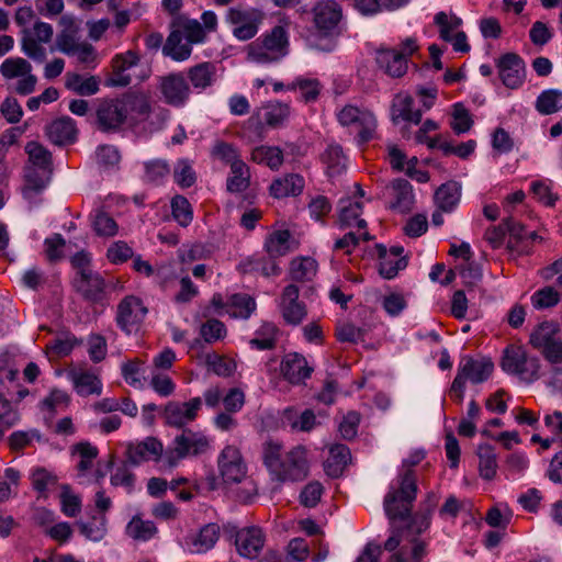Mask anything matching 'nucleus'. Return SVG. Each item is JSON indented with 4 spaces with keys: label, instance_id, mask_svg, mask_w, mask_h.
<instances>
[{
    "label": "nucleus",
    "instance_id": "nucleus-16",
    "mask_svg": "<svg viewBox=\"0 0 562 562\" xmlns=\"http://www.w3.org/2000/svg\"><path fill=\"white\" fill-rule=\"evenodd\" d=\"M164 454L162 442L156 437H147L143 441L127 446L126 462L134 467L149 460L159 461L162 464ZM161 468L164 469L162 465Z\"/></svg>",
    "mask_w": 562,
    "mask_h": 562
},
{
    "label": "nucleus",
    "instance_id": "nucleus-13",
    "mask_svg": "<svg viewBox=\"0 0 562 562\" xmlns=\"http://www.w3.org/2000/svg\"><path fill=\"white\" fill-rule=\"evenodd\" d=\"M146 314L147 307L144 306L143 301L135 295H127L117 305L116 324L123 331L131 334L143 322Z\"/></svg>",
    "mask_w": 562,
    "mask_h": 562
},
{
    "label": "nucleus",
    "instance_id": "nucleus-61",
    "mask_svg": "<svg viewBox=\"0 0 562 562\" xmlns=\"http://www.w3.org/2000/svg\"><path fill=\"white\" fill-rule=\"evenodd\" d=\"M145 180L150 183H160L170 172L166 160L154 159L144 164Z\"/></svg>",
    "mask_w": 562,
    "mask_h": 562
},
{
    "label": "nucleus",
    "instance_id": "nucleus-31",
    "mask_svg": "<svg viewBox=\"0 0 562 562\" xmlns=\"http://www.w3.org/2000/svg\"><path fill=\"white\" fill-rule=\"evenodd\" d=\"M461 186L457 181L442 183L435 192L437 207L446 213L452 212L460 202Z\"/></svg>",
    "mask_w": 562,
    "mask_h": 562
},
{
    "label": "nucleus",
    "instance_id": "nucleus-64",
    "mask_svg": "<svg viewBox=\"0 0 562 562\" xmlns=\"http://www.w3.org/2000/svg\"><path fill=\"white\" fill-rule=\"evenodd\" d=\"M145 373L143 362L138 359L130 360L122 364V375L125 381L135 387H143L140 376Z\"/></svg>",
    "mask_w": 562,
    "mask_h": 562
},
{
    "label": "nucleus",
    "instance_id": "nucleus-45",
    "mask_svg": "<svg viewBox=\"0 0 562 562\" xmlns=\"http://www.w3.org/2000/svg\"><path fill=\"white\" fill-rule=\"evenodd\" d=\"M173 25L182 31L183 37L191 46L192 44L203 43L206 40L205 30H203L202 24L198 20L179 18Z\"/></svg>",
    "mask_w": 562,
    "mask_h": 562
},
{
    "label": "nucleus",
    "instance_id": "nucleus-42",
    "mask_svg": "<svg viewBox=\"0 0 562 562\" xmlns=\"http://www.w3.org/2000/svg\"><path fill=\"white\" fill-rule=\"evenodd\" d=\"M25 151L29 155V160L34 167L42 169L45 172H52V154L38 142L32 140L25 145Z\"/></svg>",
    "mask_w": 562,
    "mask_h": 562
},
{
    "label": "nucleus",
    "instance_id": "nucleus-48",
    "mask_svg": "<svg viewBox=\"0 0 562 562\" xmlns=\"http://www.w3.org/2000/svg\"><path fill=\"white\" fill-rule=\"evenodd\" d=\"M126 532L133 539L146 541L157 533V527L151 520L134 516L126 527Z\"/></svg>",
    "mask_w": 562,
    "mask_h": 562
},
{
    "label": "nucleus",
    "instance_id": "nucleus-37",
    "mask_svg": "<svg viewBox=\"0 0 562 562\" xmlns=\"http://www.w3.org/2000/svg\"><path fill=\"white\" fill-rule=\"evenodd\" d=\"M322 160L327 167L329 177L339 176L347 168V157L344 154L342 147L338 144L328 145L327 149L322 155Z\"/></svg>",
    "mask_w": 562,
    "mask_h": 562
},
{
    "label": "nucleus",
    "instance_id": "nucleus-25",
    "mask_svg": "<svg viewBox=\"0 0 562 562\" xmlns=\"http://www.w3.org/2000/svg\"><path fill=\"white\" fill-rule=\"evenodd\" d=\"M77 133L76 123L69 116L57 119L45 127L47 138L57 146H66L75 143Z\"/></svg>",
    "mask_w": 562,
    "mask_h": 562
},
{
    "label": "nucleus",
    "instance_id": "nucleus-58",
    "mask_svg": "<svg viewBox=\"0 0 562 562\" xmlns=\"http://www.w3.org/2000/svg\"><path fill=\"white\" fill-rule=\"evenodd\" d=\"M74 451L77 452L80 457L77 469L81 474H85L92 468L93 460L98 457L99 453L98 448L88 441H83L75 445Z\"/></svg>",
    "mask_w": 562,
    "mask_h": 562
},
{
    "label": "nucleus",
    "instance_id": "nucleus-47",
    "mask_svg": "<svg viewBox=\"0 0 562 562\" xmlns=\"http://www.w3.org/2000/svg\"><path fill=\"white\" fill-rule=\"evenodd\" d=\"M288 90H300L301 98L305 103L315 102L319 94L322 85L317 79L311 78H296L293 82L286 86Z\"/></svg>",
    "mask_w": 562,
    "mask_h": 562
},
{
    "label": "nucleus",
    "instance_id": "nucleus-32",
    "mask_svg": "<svg viewBox=\"0 0 562 562\" xmlns=\"http://www.w3.org/2000/svg\"><path fill=\"white\" fill-rule=\"evenodd\" d=\"M182 31L173 29L162 47V53L171 57L173 60L183 61L191 56L192 46L188 41H183Z\"/></svg>",
    "mask_w": 562,
    "mask_h": 562
},
{
    "label": "nucleus",
    "instance_id": "nucleus-8",
    "mask_svg": "<svg viewBox=\"0 0 562 562\" xmlns=\"http://www.w3.org/2000/svg\"><path fill=\"white\" fill-rule=\"evenodd\" d=\"M278 307L283 321L291 326L300 325L307 316L306 304L300 300V289L295 283L282 290Z\"/></svg>",
    "mask_w": 562,
    "mask_h": 562
},
{
    "label": "nucleus",
    "instance_id": "nucleus-20",
    "mask_svg": "<svg viewBox=\"0 0 562 562\" xmlns=\"http://www.w3.org/2000/svg\"><path fill=\"white\" fill-rule=\"evenodd\" d=\"M379 255V273L384 279H393L400 270L407 266V259L403 256L402 246H392L389 250L382 244L375 246Z\"/></svg>",
    "mask_w": 562,
    "mask_h": 562
},
{
    "label": "nucleus",
    "instance_id": "nucleus-53",
    "mask_svg": "<svg viewBox=\"0 0 562 562\" xmlns=\"http://www.w3.org/2000/svg\"><path fill=\"white\" fill-rule=\"evenodd\" d=\"M42 42L32 37L30 30L23 31L21 40L22 52L31 59L37 63H43L46 59V50L42 46Z\"/></svg>",
    "mask_w": 562,
    "mask_h": 562
},
{
    "label": "nucleus",
    "instance_id": "nucleus-18",
    "mask_svg": "<svg viewBox=\"0 0 562 562\" xmlns=\"http://www.w3.org/2000/svg\"><path fill=\"white\" fill-rule=\"evenodd\" d=\"M72 284L76 292L90 303H100L105 296V280L95 271H82L81 276L75 277Z\"/></svg>",
    "mask_w": 562,
    "mask_h": 562
},
{
    "label": "nucleus",
    "instance_id": "nucleus-27",
    "mask_svg": "<svg viewBox=\"0 0 562 562\" xmlns=\"http://www.w3.org/2000/svg\"><path fill=\"white\" fill-rule=\"evenodd\" d=\"M305 186L304 178L299 173H289L277 178L270 184V194L276 199L286 196H297L303 192Z\"/></svg>",
    "mask_w": 562,
    "mask_h": 562
},
{
    "label": "nucleus",
    "instance_id": "nucleus-6",
    "mask_svg": "<svg viewBox=\"0 0 562 562\" xmlns=\"http://www.w3.org/2000/svg\"><path fill=\"white\" fill-rule=\"evenodd\" d=\"M202 405V398L199 396L186 402L170 401L161 412L164 423L169 427L181 430L188 428L187 426L198 418Z\"/></svg>",
    "mask_w": 562,
    "mask_h": 562
},
{
    "label": "nucleus",
    "instance_id": "nucleus-4",
    "mask_svg": "<svg viewBox=\"0 0 562 562\" xmlns=\"http://www.w3.org/2000/svg\"><path fill=\"white\" fill-rule=\"evenodd\" d=\"M501 368L506 373L532 382L539 378L540 360L538 357H530L524 347L509 345L503 351Z\"/></svg>",
    "mask_w": 562,
    "mask_h": 562
},
{
    "label": "nucleus",
    "instance_id": "nucleus-15",
    "mask_svg": "<svg viewBox=\"0 0 562 562\" xmlns=\"http://www.w3.org/2000/svg\"><path fill=\"white\" fill-rule=\"evenodd\" d=\"M498 75L505 87L509 89L519 88L526 77V65L524 59L515 53L504 54L496 64Z\"/></svg>",
    "mask_w": 562,
    "mask_h": 562
},
{
    "label": "nucleus",
    "instance_id": "nucleus-24",
    "mask_svg": "<svg viewBox=\"0 0 562 562\" xmlns=\"http://www.w3.org/2000/svg\"><path fill=\"white\" fill-rule=\"evenodd\" d=\"M68 378L80 396L100 395L102 393V382L98 374L91 370L71 368L68 371Z\"/></svg>",
    "mask_w": 562,
    "mask_h": 562
},
{
    "label": "nucleus",
    "instance_id": "nucleus-34",
    "mask_svg": "<svg viewBox=\"0 0 562 562\" xmlns=\"http://www.w3.org/2000/svg\"><path fill=\"white\" fill-rule=\"evenodd\" d=\"M350 459L351 453L347 446L334 445L329 449V458L325 462L326 473L331 477L340 476Z\"/></svg>",
    "mask_w": 562,
    "mask_h": 562
},
{
    "label": "nucleus",
    "instance_id": "nucleus-11",
    "mask_svg": "<svg viewBox=\"0 0 562 562\" xmlns=\"http://www.w3.org/2000/svg\"><path fill=\"white\" fill-rule=\"evenodd\" d=\"M218 470L226 483H239L247 474V465L240 450L235 446H226L218 456Z\"/></svg>",
    "mask_w": 562,
    "mask_h": 562
},
{
    "label": "nucleus",
    "instance_id": "nucleus-60",
    "mask_svg": "<svg viewBox=\"0 0 562 562\" xmlns=\"http://www.w3.org/2000/svg\"><path fill=\"white\" fill-rule=\"evenodd\" d=\"M290 115V106L285 103H270L265 111L263 121L271 127L280 126Z\"/></svg>",
    "mask_w": 562,
    "mask_h": 562
},
{
    "label": "nucleus",
    "instance_id": "nucleus-19",
    "mask_svg": "<svg viewBox=\"0 0 562 562\" xmlns=\"http://www.w3.org/2000/svg\"><path fill=\"white\" fill-rule=\"evenodd\" d=\"M494 371V363L488 358L474 359L465 357L459 364L456 378H461L463 383L473 384L485 382Z\"/></svg>",
    "mask_w": 562,
    "mask_h": 562
},
{
    "label": "nucleus",
    "instance_id": "nucleus-57",
    "mask_svg": "<svg viewBox=\"0 0 562 562\" xmlns=\"http://www.w3.org/2000/svg\"><path fill=\"white\" fill-rule=\"evenodd\" d=\"M97 518L93 517L92 521H77L81 535H83L87 539L92 541H100L104 538L106 533V518L104 515L100 516L99 524L95 522Z\"/></svg>",
    "mask_w": 562,
    "mask_h": 562
},
{
    "label": "nucleus",
    "instance_id": "nucleus-30",
    "mask_svg": "<svg viewBox=\"0 0 562 562\" xmlns=\"http://www.w3.org/2000/svg\"><path fill=\"white\" fill-rule=\"evenodd\" d=\"M393 201L390 209L401 213H407L414 204V193L412 184L405 179H396L391 184Z\"/></svg>",
    "mask_w": 562,
    "mask_h": 562
},
{
    "label": "nucleus",
    "instance_id": "nucleus-44",
    "mask_svg": "<svg viewBox=\"0 0 562 562\" xmlns=\"http://www.w3.org/2000/svg\"><path fill=\"white\" fill-rule=\"evenodd\" d=\"M535 106L542 115H550L562 110V91L558 89L542 91L538 95Z\"/></svg>",
    "mask_w": 562,
    "mask_h": 562
},
{
    "label": "nucleus",
    "instance_id": "nucleus-50",
    "mask_svg": "<svg viewBox=\"0 0 562 562\" xmlns=\"http://www.w3.org/2000/svg\"><path fill=\"white\" fill-rule=\"evenodd\" d=\"M31 71L32 65L21 57L7 58L0 66V74L5 79L21 78L25 75H30Z\"/></svg>",
    "mask_w": 562,
    "mask_h": 562
},
{
    "label": "nucleus",
    "instance_id": "nucleus-59",
    "mask_svg": "<svg viewBox=\"0 0 562 562\" xmlns=\"http://www.w3.org/2000/svg\"><path fill=\"white\" fill-rule=\"evenodd\" d=\"M295 412L291 408L285 411V418L292 429L300 431H311L316 425V416L312 409H305L300 416L294 418Z\"/></svg>",
    "mask_w": 562,
    "mask_h": 562
},
{
    "label": "nucleus",
    "instance_id": "nucleus-62",
    "mask_svg": "<svg viewBox=\"0 0 562 562\" xmlns=\"http://www.w3.org/2000/svg\"><path fill=\"white\" fill-rule=\"evenodd\" d=\"M371 239L372 236L369 234L368 231H351L335 241L334 249L345 250L346 254H351L352 249L359 245L360 240L369 241Z\"/></svg>",
    "mask_w": 562,
    "mask_h": 562
},
{
    "label": "nucleus",
    "instance_id": "nucleus-14",
    "mask_svg": "<svg viewBox=\"0 0 562 562\" xmlns=\"http://www.w3.org/2000/svg\"><path fill=\"white\" fill-rule=\"evenodd\" d=\"M158 88L164 101L172 106L183 105L191 93L190 86L181 72H173L161 77Z\"/></svg>",
    "mask_w": 562,
    "mask_h": 562
},
{
    "label": "nucleus",
    "instance_id": "nucleus-43",
    "mask_svg": "<svg viewBox=\"0 0 562 562\" xmlns=\"http://www.w3.org/2000/svg\"><path fill=\"white\" fill-rule=\"evenodd\" d=\"M252 161L265 164L272 170H278L283 164V153L276 146H259L251 153Z\"/></svg>",
    "mask_w": 562,
    "mask_h": 562
},
{
    "label": "nucleus",
    "instance_id": "nucleus-33",
    "mask_svg": "<svg viewBox=\"0 0 562 562\" xmlns=\"http://www.w3.org/2000/svg\"><path fill=\"white\" fill-rule=\"evenodd\" d=\"M414 99L408 94H397L392 104V121L397 123L401 119L411 123L419 124L422 121V112L414 111Z\"/></svg>",
    "mask_w": 562,
    "mask_h": 562
},
{
    "label": "nucleus",
    "instance_id": "nucleus-1",
    "mask_svg": "<svg viewBox=\"0 0 562 562\" xmlns=\"http://www.w3.org/2000/svg\"><path fill=\"white\" fill-rule=\"evenodd\" d=\"M418 492L417 475L414 470H400L383 499V508L390 524L407 521L411 518Z\"/></svg>",
    "mask_w": 562,
    "mask_h": 562
},
{
    "label": "nucleus",
    "instance_id": "nucleus-54",
    "mask_svg": "<svg viewBox=\"0 0 562 562\" xmlns=\"http://www.w3.org/2000/svg\"><path fill=\"white\" fill-rule=\"evenodd\" d=\"M42 42L32 37L30 30L23 31L21 40L22 52L31 59L37 63H43L46 59V50L42 46Z\"/></svg>",
    "mask_w": 562,
    "mask_h": 562
},
{
    "label": "nucleus",
    "instance_id": "nucleus-51",
    "mask_svg": "<svg viewBox=\"0 0 562 562\" xmlns=\"http://www.w3.org/2000/svg\"><path fill=\"white\" fill-rule=\"evenodd\" d=\"M171 212L175 221L187 227L193 220V210L189 200L183 195H176L171 200Z\"/></svg>",
    "mask_w": 562,
    "mask_h": 562
},
{
    "label": "nucleus",
    "instance_id": "nucleus-5",
    "mask_svg": "<svg viewBox=\"0 0 562 562\" xmlns=\"http://www.w3.org/2000/svg\"><path fill=\"white\" fill-rule=\"evenodd\" d=\"M418 49L415 38L407 37L400 44V48H379L375 52V61L380 69L393 78H400L407 71V58Z\"/></svg>",
    "mask_w": 562,
    "mask_h": 562
},
{
    "label": "nucleus",
    "instance_id": "nucleus-22",
    "mask_svg": "<svg viewBox=\"0 0 562 562\" xmlns=\"http://www.w3.org/2000/svg\"><path fill=\"white\" fill-rule=\"evenodd\" d=\"M127 124L135 126L148 120L151 113L149 99L143 93L128 92L122 97Z\"/></svg>",
    "mask_w": 562,
    "mask_h": 562
},
{
    "label": "nucleus",
    "instance_id": "nucleus-49",
    "mask_svg": "<svg viewBox=\"0 0 562 562\" xmlns=\"http://www.w3.org/2000/svg\"><path fill=\"white\" fill-rule=\"evenodd\" d=\"M560 300V293L550 285L537 290L530 297L532 307L538 311L554 307Z\"/></svg>",
    "mask_w": 562,
    "mask_h": 562
},
{
    "label": "nucleus",
    "instance_id": "nucleus-7",
    "mask_svg": "<svg viewBox=\"0 0 562 562\" xmlns=\"http://www.w3.org/2000/svg\"><path fill=\"white\" fill-rule=\"evenodd\" d=\"M308 475L306 450L302 446L294 447L282 458L280 469L274 476L280 482L303 481Z\"/></svg>",
    "mask_w": 562,
    "mask_h": 562
},
{
    "label": "nucleus",
    "instance_id": "nucleus-39",
    "mask_svg": "<svg viewBox=\"0 0 562 562\" xmlns=\"http://www.w3.org/2000/svg\"><path fill=\"white\" fill-rule=\"evenodd\" d=\"M232 176L227 178L226 187L232 193L244 192L250 184L248 166L243 161H234L231 166Z\"/></svg>",
    "mask_w": 562,
    "mask_h": 562
},
{
    "label": "nucleus",
    "instance_id": "nucleus-9",
    "mask_svg": "<svg viewBox=\"0 0 562 562\" xmlns=\"http://www.w3.org/2000/svg\"><path fill=\"white\" fill-rule=\"evenodd\" d=\"M337 117L344 126L359 125L358 138L360 143H367L373 138L376 130V119L372 112L348 104L339 111Z\"/></svg>",
    "mask_w": 562,
    "mask_h": 562
},
{
    "label": "nucleus",
    "instance_id": "nucleus-55",
    "mask_svg": "<svg viewBox=\"0 0 562 562\" xmlns=\"http://www.w3.org/2000/svg\"><path fill=\"white\" fill-rule=\"evenodd\" d=\"M60 509L67 517H76L81 512V498L74 494L70 486L61 485Z\"/></svg>",
    "mask_w": 562,
    "mask_h": 562
},
{
    "label": "nucleus",
    "instance_id": "nucleus-38",
    "mask_svg": "<svg viewBox=\"0 0 562 562\" xmlns=\"http://www.w3.org/2000/svg\"><path fill=\"white\" fill-rule=\"evenodd\" d=\"M317 272V263L310 257L295 258L290 262L289 276L293 282L311 281Z\"/></svg>",
    "mask_w": 562,
    "mask_h": 562
},
{
    "label": "nucleus",
    "instance_id": "nucleus-28",
    "mask_svg": "<svg viewBox=\"0 0 562 562\" xmlns=\"http://www.w3.org/2000/svg\"><path fill=\"white\" fill-rule=\"evenodd\" d=\"M217 77V67L211 61L196 64L188 69V78L196 90H205L214 85Z\"/></svg>",
    "mask_w": 562,
    "mask_h": 562
},
{
    "label": "nucleus",
    "instance_id": "nucleus-36",
    "mask_svg": "<svg viewBox=\"0 0 562 562\" xmlns=\"http://www.w3.org/2000/svg\"><path fill=\"white\" fill-rule=\"evenodd\" d=\"M254 297L245 293L233 294L226 304V313L234 318L247 319L256 311Z\"/></svg>",
    "mask_w": 562,
    "mask_h": 562
},
{
    "label": "nucleus",
    "instance_id": "nucleus-35",
    "mask_svg": "<svg viewBox=\"0 0 562 562\" xmlns=\"http://www.w3.org/2000/svg\"><path fill=\"white\" fill-rule=\"evenodd\" d=\"M476 456L479 458L480 476L486 481L493 480L498 468L494 447L490 443H481L477 446Z\"/></svg>",
    "mask_w": 562,
    "mask_h": 562
},
{
    "label": "nucleus",
    "instance_id": "nucleus-56",
    "mask_svg": "<svg viewBox=\"0 0 562 562\" xmlns=\"http://www.w3.org/2000/svg\"><path fill=\"white\" fill-rule=\"evenodd\" d=\"M175 182L181 188H190L195 183L196 176L190 160L179 159L173 169Z\"/></svg>",
    "mask_w": 562,
    "mask_h": 562
},
{
    "label": "nucleus",
    "instance_id": "nucleus-41",
    "mask_svg": "<svg viewBox=\"0 0 562 562\" xmlns=\"http://www.w3.org/2000/svg\"><path fill=\"white\" fill-rule=\"evenodd\" d=\"M559 326L554 322H542L537 325L529 336V344L537 350L543 349L555 339Z\"/></svg>",
    "mask_w": 562,
    "mask_h": 562
},
{
    "label": "nucleus",
    "instance_id": "nucleus-10",
    "mask_svg": "<svg viewBox=\"0 0 562 562\" xmlns=\"http://www.w3.org/2000/svg\"><path fill=\"white\" fill-rule=\"evenodd\" d=\"M95 115L98 128L104 133H116L127 123L122 98L101 101Z\"/></svg>",
    "mask_w": 562,
    "mask_h": 562
},
{
    "label": "nucleus",
    "instance_id": "nucleus-21",
    "mask_svg": "<svg viewBox=\"0 0 562 562\" xmlns=\"http://www.w3.org/2000/svg\"><path fill=\"white\" fill-rule=\"evenodd\" d=\"M280 372L282 378L291 384H302L313 372L304 356L297 352L286 353L281 363Z\"/></svg>",
    "mask_w": 562,
    "mask_h": 562
},
{
    "label": "nucleus",
    "instance_id": "nucleus-29",
    "mask_svg": "<svg viewBox=\"0 0 562 562\" xmlns=\"http://www.w3.org/2000/svg\"><path fill=\"white\" fill-rule=\"evenodd\" d=\"M426 554V542L415 536H408L400 549L391 555L390 562H420Z\"/></svg>",
    "mask_w": 562,
    "mask_h": 562
},
{
    "label": "nucleus",
    "instance_id": "nucleus-12",
    "mask_svg": "<svg viewBox=\"0 0 562 562\" xmlns=\"http://www.w3.org/2000/svg\"><path fill=\"white\" fill-rule=\"evenodd\" d=\"M342 10L335 0H322L313 8V21L316 29L324 35L338 34Z\"/></svg>",
    "mask_w": 562,
    "mask_h": 562
},
{
    "label": "nucleus",
    "instance_id": "nucleus-23",
    "mask_svg": "<svg viewBox=\"0 0 562 562\" xmlns=\"http://www.w3.org/2000/svg\"><path fill=\"white\" fill-rule=\"evenodd\" d=\"M235 544L240 555L255 559L265 544L263 531L258 527H249L236 533Z\"/></svg>",
    "mask_w": 562,
    "mask_h": 562
},
{
    "label": "nucleus",
    "instance_id": "nucleus-52",
    "mask_svg": "<svg viewBox=\"0 0 562 562\" xmlns=\"http://www.w3.org/2000/svg\"><path fill=\"white\" fill-rule=\"evenodd\" d=\"M263 13L258 9H240L238 7L228 9L226 21L233 25H245L250 22H261Z\"/></svg>",
    "mask_w": 562,
    "mask_h": 562
},
{
    "label": "nucleus",
    "instance_id": "nucleus-63",
    "mask_svg": "<svg viewBox=\"0 0 562 562\" xmlns=\"http://www.w3.org/2000/svg\"><path fill=\"white\" fill-rule=\"evenodd\" d=\"M503 225L506 228V234L508 233L510 236L507 247L510 250H517L518 243H521L525 239H527V232L525 226L521 223L514 220L512 216L504 218Z\"/></svg>",
    "mask_w": 562,
    "mask_h": 562
},
{
    "label": "nucleus",
    "instance_id": "nucleus-2",
    "mask_svg": "<svg viewBox=\"0 0 562 562\" xmlns=\"http://www.w3.org/2000/svg\"><path fill=\"white\" fill-rule=\"evenodd\" d=\"M173 447L165 451L162 458L164 469L175 468L181 460L199 458L206 454L212 448L211 438L201 430L184 428L172 441Z\"/></svg>",
    "mask_w": 562,
    "mask_h": 562
},
{
    "label": "nucleus",
    "instance_id": "nucleus-40",
    "mask_svg": "<svg viewBox=\"0 0 562 562\" xmlns=\"http://www.w3.org/2000/svg\"><path fill=\"white\" fill-rule=\"evenodd\" d=\"M291 234L288 229L273 232L265 241V249L270 259L285 256L290 252Z\"/></svg>",
    "mask_w": 562,
    "mask_h": 562
},
{
    "label": "nucleus",
    "instance_id": "nucleus-46",
    "mask_svg": "<svg viewBox=\"0 0 562 562\" xmlns=\"http://www.w3.org/2000/svg\"><path fill=\"white\" fill-rule=\"evenodd\" d=\"M220 533L221 529L217 524L204 525L192 541L195 551L202 553L212 549L217 542Z\"/></svg>",
    "mask_w": 562,
    "mask_h": 562
},
{
    "label": "nucleus",
    "instance_id": "nucleus-26",
    "mask_svg": "<svg viewBox=\"0 0 562 562\" xmlns=\"http://www.w3.org/2000/svg\"><path fill=\"white\" fill-rule=\"evenodd\" d=\"M362 203L358 201L340 200L338 206V225L340 228L356 227L358 232L367 231V221L361 218Z\"/></svg>",
    "mask_w": 562,
    "mask_h": 562
},
{
    "label": "nucleus",
    "instance_id": "nucleus-17",
    "mask_svg": "<svg viewBox=\"0 0 562 562\" xmlns=\"http://www.w3.org/2000/svg\"><path fill=\"white\" fill-rule=\"evenodd\" d=\"M138 63L139 55L134 50H127L123 54L115 55L111 61L112 72L105 79V86L117 88L130 86L132 77L127 71L137 66Z\"/></svg>",
    "mask_w": 562,
    "mask_h": 562
},
{
    "label": "nucleus",
    "instance_id": "nucleus-3",
    "mask_svg": "<svg viewBox=\"0 0 562 562\" xmlns=\"http://www.w3.org/2000/svg\"><path fill=\"white\" fill-rule=\"evenodd\" d=\"M289 52L288 32L282 25L273 26L247 46L248 59L258 64L279 61Z\"/></svg>",
    "mask_w": 562,
    "mask_h": 562
}]
</instances>
